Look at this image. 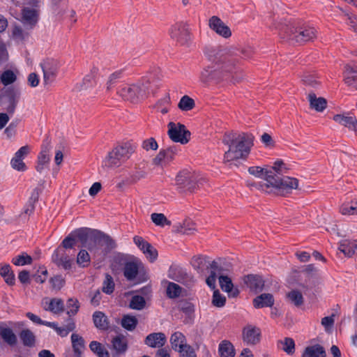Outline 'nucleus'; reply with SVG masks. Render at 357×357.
Returning a JSON list of instances; mask_svg holds the SVG:
<instances>
[{
  "label": "nucleus",
  "mask_w": 357,
  "mask_h": 357,
  "mask_svg": "<svg viewBox=\"0 0 357 357\" xmlns=\"http://www.w3.org/2000/svg\"><path fill=\"white\" fill-rule=\"evenodd\" d=\"M269 29L277 31L282 41L292 45H304L313 42L317 37L315 28L304 24L293 23L283 17H273Z\"/></svg>",
  "instance_id": "f03ea898"
},
{
  "label": "nucleus",
  "mask_w": 357,
  "mask_h": 357,
  "mask_svg": "<svg viewBox=\"0 0 357 357\" xmlns=\"http://www.w3.org/2000/svg\"><path fill=\"white\" fill-rule=\"evenodd\" d=\"M298 179L289 176H280L278 174L273 175L270 183V188H274L282 192L290 193L293 190L298 188Z\"/></svg>",
  "instance_id": "f8f14e48"
},
{
  "label": "nucleus",
  "mask_w": 357,
  "mask_h": 357,
  "mask_svg": "<svg viewBox=\"0 0 357 357\" xmlns=\"http://www.w3.org/2000/svg\"><path fill=\"white\" fill-rule=\"evenodd\" d=\"M261 331L259 328L247 326L243 330V340L248 344L255 345L260 341Z\"/></svg>",
  "instance_id": "aec40b11"
},
{
  "label": "nucleus",
  "mask_w": 357,
  "mask_h": 357,
  "mask_svg": "<svg viewBox=\"0 0 357 357\" xmlns=\"http://www.w3.org/2000/svg\"><path fill=\"white\" fill-rule=\"evenodd\" d=\"M238 50L234 45H206L202 49L204 59L211 63L205 66L199 72V79L205 86L218 85L230 79L235 84L241 81L234 73L238 60L231 59L236 56ZM245 60L252 59L255 54V48L251 45H245L238 48Z\"/></svg>",
  "instance_id": "f257e3e1"
},
{
  "label": "nucleus",
  "mask_w": 357,
  "mask_h": 357,
  "mask_svg": "<svg viewBox=\"0 0 357 357\" xmlns=\"http://www.w3.org/2000/svg\"><path fill=\"white\" fill-rule=\"evenodd\" d=\"M93 323L100 330H107L109 328L107 317L102 312H96L93 314Z\"/></svg>",
  "instance_id": "4c0bfd02"
},
{
  "label": "nucleus",
  "mask_w": 357,
  "mask_h": 357,
  "mask_svg": "<svg viewBox=\"0 0 357 357\" xmlns=\"http://www.w3.org/2000/svg\"><path fill=\"white\" fill-rule=\"evenodd\" d=\"M307 98L310 108L317 112H323L328 106V102L325 98L317 97L312 91L307 94Z\"/></svg>",
  "instance_id": "412c9836"
},
{
  "label": "nucleus",
  "mask_w": 357,
  "mask_h": 357,
  "mask_svg": "<svg viewBox=\"0 0 357 357\" xmlns=\"http://www.w3.org/2000/svg\"><path fill=\"white\" fill-rule=\"evenodd\" d=\"M73 354L69 357H82V350L84 349V340L82 337L76 333L71 335Z\"/></svg>",
  "instance_id": "2f4dec72"
},
{
  "label": "nucleus",
  "mask_w": 357,
  "mask_h": 357,
  "mask_svg": "<svg viewBox=\"0 0 357 357\" xmlns=\"http://www.w3.org/2000/svg\"><path fill=\"white\" fill-rule=\"evenodd\" d=\"M77 264L81 267H87L91 261V257L86 250H81L77 257Z\"/></svg>",
  "instance_id": "5fc2aeb1"
},
{
  "label": "nucleus",
  "mask_w": 357,
  "mask_h": 357,
  "mask_svg": "<svg viewBox=\"0 0 357 357\" xmlns=\"http://www.w3.org/2000/svg\"><path fill=\"white\" fill-rule=\"evenodd\" d=\"M150 86V79L144 78L136 83L123 86L117 91V94L124 100L135 103L146 96Z\"/></svg>",
  "instance_id": "39448f33"
},
{
  "label": "nucleus",
  "mask_w": 357,
  "mask_h": 357,
  "mask_svg": "<svg viewBox=\"0 0 357 357\" xmlns=\"http://www.w3.org/2000/svg\"><path fill=\"white\" fill-rule=\"evenodd\" d=\"M343 81L344 84L349 86H354L357 90V70L350 64H346L344 66Z\"/></svg>",
  "instance_id": "cd10ccee"
},
{
  "label": "nucleus",
  "mask_w": 357,
  "mask_h": 357,
  "mask_svg": "<svg viewBox=\"0 0 357 357\" xmlns=\"http://www.w3.org/2000/svg\"><path fill=\"white\" fill-rule=\"evenodd\" d=\"M114 287L115 283L113 278L109 274L106 273L102 283V291L107 294H111L114 292Z\"/></svg>",
  "instance_id": "864d4df0"
},
{
  "label": "nucleus",
  "mask_w": 357,
  "mask_h": 357,
  "mask_svg": "<svg viewBox=\"0 0 357 357\" xmlns=\"http://www.w3.org/2000/svg\"><path fill=\"white\" fill-rule=\"evenodd\" d=\"M208 25L211 30L223 38H229L232 35L230 28L218 16L211 17Z\"/></svg>",
  "instance_id": "4468645a"
},
{
  "label": "nucleus",
  "mask_w": 357,
  "mask_h": 357,
  "mask_svg": "<svg viewBox=\"0 0 357 357\" xmlns=\"http://www.w3.org/2000/svg\"><path fill=\"white\" fill-rule=\"evenodd\" d=\"M226 298L222 296L218 290H215L213 292L212 303L217 307H222L225 305Z\"/></svg>",
  "instance_id": "e2e57ef3"
},
{
  "label": "nucleus",
  "mask_w": 357,
  "mask_h": 357,
  "mask_svg": "<svg viewBox=\"0 0 357 357\" xmlns=\"http://www.w3.org/2000/svg\"><path fill=\"white\" fill-rule=\"evenodd\" d=\"M302 357H326V353L324 347L317 344L305 347Z\"/></svg>",
  "instance_id": "473e14b6"
},
{
  "label": "nucleus",
  "mask_w": 357,
  "mask_h": 357,
  "mask_svg": "<svg viewBox=\"0 0 357 357\" xmlns=\"http://www.w3.org/2000/svg\"><path fill=\"white\" fill-rule=\"evenodd\" d=\"M274 298L271 294L264 293L257 296L253 300V305L255 308L271 307L274 305Z\"/></svg>",
  "instance_id": "c756f323"
},
{
  "label": "nucleus",
  "mask_w": 357,
  "mask_h": 357,
  "mask_svg": "<svg viewBox=\"0 0 357 357\" xmlns=\"http://www.w3.org/2000/svg\"><path fill=\"white\" fill-rule=\"evenodd\" d=\"M204 179L195 173L181 171L175 176V187L177 191L183 195L195 193L203 184Z\"/></svg>",
  "instance_id": "423d86ee"
},
{
  "label": "nucleus",
  "mask_w": 357,
  "mask_h": 357,
  "mask_svg": "<svg viewBox=\"0 0 357 357\" xmlns=\"http://www.w3.org/2000/svg\"><path fill=\"white\" fill-rule=\"evenodd\" d=\"M339 212L344 216H351L357 215V202L354 206H349L348 204H342L339 209Z\"/></svg>",
  "instance_id": "bf43d9fd"
},
{
  "label": "nucleus",
  "mask_w": 357,
  "mask_h": 357,
  "mask_svg": "<svg viewBox=\"0 0 357 357\" xmlns=\"http://www.w3.org/2000/svg\"><path fill=\"white\" fill-rule=\"evenodd\" d=\"M182 291L183 288L178 284L173 282H167L166 294L168 298H177L182 294Z\"/></svg>",
  "instance_id": "37998d69"
},
{
  "label": "nucleus",
  "mask_w": 357,
  "mask_h": 357,
  "mask_svg": "<svg viewBox=\"0 0 357 357\" xmlns=\"http://www.w3.org/2000/svg\"><path fill=\"white\" fill-rule=\"evenodd\" d=\"M243 286L255 294L262 291L265 286V280L262 276L257 274H248L242 278Z\"/></svg>",
  "instance_id": "2eb2a0df"
},
{
  "label": "nucleus",
  "mask_w": 357,
  "mask_h": 357,
  "mask_svg": "<svg viewBox=\"0 0 357 357\" xmlns=\"http://www.w3.org/2000/svg\"><path fill=\"white\" fill-rule=\"evenodd\" d=\"M283 344L282 349L288 354H292L295 351V343L292 338L285 337L283 341L281 342Z\"/></svg>",
  "instance_id": "0e129e2a"
},
{
  "label": "nucleus",
  "mask_w": 357,
  "mask_h": 357,
  "mask_svg": "<svg viewBox=\"0 0 357 357\" xmlns=\"http://www.w3.org/2000/svg\"><path fill=\"white\" fill-rule=\"evenodd\" d=\"M179 357H197L195 349L190 346H184V348L178 349Z\"/></svg>",
  "instance_id": "774afa93"
},
{
  "label": "nucleus",
  "mask_w": 357,
  "mask_h": 357,
  "mask_svg": "<svg viewBox=\"0 0 357 357\" xmlns=\"http://www.w3.org/2000/svg\"><path fill=\"white\" fill-rule=\"evenodd\" d=\"M21 22L25 29H32L38 22V12L35 9L24 7L22 10Z\"/></svg>",
  "instance_id": "f3484780"
},
{
  "label": "nucleus",
  "mask_w": 357,
  "mask_h": 357,
  "mask_svg": "<svg viewBox=\"0 0 357 357\" xmlns=\"http://www.w3.org/2000/svg\"><path fill=\"white\" fill-rule=\"evenodd\" d=\"M222 142L228 147L224 153L223 162L237 167L240 160L248 159L253 146V137L245 133H229L225 135Z\"/></svg>",
  "instance_id": "7ed1b4c3"
},
{
  "label": "nucleus",
  "mask_w": 357,
  "mask_h": 357,
  "mask_svg": "<svg viewBox=\"0 0 357 357\" xmlns=\"http://www.w3.org/2000/svg\"><path fill=\"white\" fill-rule=\"evenodd\" d=\"M168 278L188 288L192 287L196 282L192 275L188 273L184 268L177 265L170 266L168 271Z\"/></svg>",
  "instance_id": "9b49d317"
},
{
  "label": "nucleus",
  "mask_w": 357,
  "mask_h": 357,
  "mask_svg": "<svg viewBox=\"0 0 357 357\" xmlns=\"http://www.w3.org/2000/svg\"><path fill=\"white\" fill-rule=\"evenodd\" d=\"M73 235L82 247L91 252L96 253L100 246L105 245L104 252L107 254L116 246L115 241L110 236L98 229L82 227L73 231Z\"/></svg>",
  "instance_id": "20e7f679"
},
{
  "label": "nucleus",
  "mask_w": 357,
  "mask_h": 357,
  "mask_svg": "<svg viewBox=\"0 0 357 357\" xmlns=\"http://www.w3.org/2000/svg\"><path fill=\"white\" fill-rule=\"evenodd\" d=\"M122 72L121 70L115 71L109 75L107 81V90L109 91L114 84L121 78Z\"/></svg>",
  "instance_id": "338daca9"
},
{
  "label": "nucleus",
  "mask_w": 357,
  "mask_h": 357,
  "mask_svg": "<svg viewBox=\"0 0 357 357\" xmlns=\"http://www.w3.org/2000/svg\"><path fill=\"white\" fill-rule=\"evenodd\" d=\"M43 305L45 310L54 314H59L64 311V304L61 298H54L49 300L48 298H45L43 300Z\"/></svg>",
  "instance_id": "393cba45"
},
{
  "label": "nucleus",
  "mask_w": 357,
  "mask_h": 357,
  "mask_svg": "<svg viewBox=\"0 0 357 357\" xmlns=\"http://www.w3.org/2000/svg\"><path fill=\"white\" fill-rule=\"evenodd\" d=\"M338 250L347 257H352L355 255V250L353 247V241L343 239L339 242Z\"/></svg>",
  "instance_id": "ea45409f"
},
{
  "label": "nucleus",
  "mask_w": 357,
  "mask_h": 357,
  "mask_svg": "<svg viewBox=\"0 0 357 357\" xmlns=\"http://www.w3.org/2000/svg\"><path fill=\"white\" fill-rule=\"evenodd\" d=\"M32 261V257L26 252H23L12 259V263L18 266L31 264Z\"/></svg>",
  "instance_id": "8fccbe9b"
},
{
  "label": "nucleus",
  "mask_w": 357,
  "mask_h": 357,
  "mask_svg": "<svg viewBox=\"0 0 357 357\" xmlns=\"http://www.w3.org/2000/svg\"><path fill=\"white\" fill-rule=\"evenodd\" d=\"M166 342V335L161 332L151 333L146 337L144 340V343L147 346L151 348H158V349L162 348Z\"/></svg>",
  "instance_id": "5701e85b"
},
{
  "label": "nucleus",
  "mask_w": 357,
  "mask_h": 357,
  "mask_svg": "<svg viewBox=\"0 0 357 357\" xmlns=\"http://www.w3.org/2000/svg\"><path fill=\"white\" fill-rule=\"evenodd\" d=\"M169 342L172 349L176 351H178V349L184 348V346L188 345L185 343V337L181 332H175L172 334Z\"/></svg>",
  "instance_id": "72a5a7b5"
},
{
  "label": "nucleus",
  "mask_w": 357,
  "mask_h": 357,
  "mask_svg": "<svg viewBox=\"0 0 357 357\" xmlns=\"http://www.w3.org/2000/svg\"><path fill=\"white\" fill-rule=\"evenodd\" d=\"M197 231L196 223L190 218H185L175 226V232L183 235H193Z\"/></svg>",
  "instance_id": "4be33fe9"
},
{
  "label": "nucleus",
  "mask_w": 357,
  "mask_h": 357,
  "mask_svg": "<svg viewBox=\"0 0 357 357\" xmlns=\"http://www.w3.org/2000/svg\"><path fill=\"white\" fill-rule=\"evenodd\" d=\"M141 263L137 260L125 261L123 267V275L128 281L136 279Z\"/></svg>",
  "instance_id": "a878e982"
},
{
  "label": "nucleus",
  "mask_w": 357,
  "mask_h": 357,
  "mask_svg": "<svg viewBox=\"0 0 357 357\" xmlns=\"http://www.w3.org/2000/svg\"><path fill=\"white\" fill-rule=\"evenodd\" d=\"M50 151V144H47L46 145L43 146L42 151H40L38 157V162L36 167V171L41 174L45 167L49 164L50 158L49 155V153Z\"/></svg>",
  "instance_id": "c85d7f7f"
},
{
  "label": "nucleus",
  "mask_w": 357,
  "mask_h": 357,
  "mask_svg": "<svg viewBox=\"0 0 357 357\" xmlns=\"http://www.w3.org/2000/svg\"><path fill=\"white\" fill-rule=\"evenodd\" d=\"M89 348L98 357H109V354L105 347L99 342L92 341L89 344Z\"/></svg>",
  "instance_id": "de8ad7c7"
},
{
  "label": "nucleus",
  "mask_w": 357,
  "mask_h": 357,
  "mask_svg": "<svg viewBox=\"0 0 357 357\" xmlns=\"http://www.w3.org/2000/svg\"><path fill=\"white\" fill-rule=\"evenodd\" d=\"M333 121L340 126H342L357 134V116L352 112H344L333 116Z\"/></svg>",
  "instance_id": "ddd939ff"
},
{
  "label": "nucleus",
  "mask_w": 357,
  "mask_h": 357,
  "mask_svg": "<svg viewBox=\"0 0 357 357\" xmlns=\"http://www.w3.org/2000/svg\"><path fill=\"white\" fill-rule=\"evenodd\" d=\"M220 357H234L236 354L234 345L229 340H222L218 347Z\"/></svg>",
  "instance_id": "f704fd0d"
},
{
  "label": "nucleus",
  "mask_w": 357,
  "mask_h": 357,
  "mask_svg": "<svg viewBox=\"0 0 357 357\" xmlns=\"http://www.w3.org/2000/svg\"><path fill=\"white\" fill-rule=\"evenodd\" d=\"M0 335L8 344L13 346L17 343V339L13 330L10 328H4L0 324Z\"/></svg>",
  "instance_id": "e433bc0d"
},
{
  "label": "nucleus",
  "mask_w": 357,
  "mask_h": 357,
  "mask_svg": "<svg viewBox=\"0 0 357 357\" xmlns=\"http://www.w3.org/2000/svg\"><path fill=\"white\" fill-rule=\"evenodd\" d=\"M289 302L296 307L301 306L304 303V298L301 292L297 289H292L286 294Z\"/></svg>",
  "instance_id": "79ce46f5"
},
{
  "label": "nucleus",
  "mask_w": 357,
  "mask_h": 357,
  "mask_svg": "<svg viewBox=\"0 0 357 357\" xmlns=\"http://www.w3.org/2000/svg\"><path fill=\"white\" fill-rule=\"evenodd\" d=\"M195 107V100L188 95L182 96L178 103V108L182 112H189Z\"/></svg>",
  "instance_id": "a19ab883"
},
{
  "label": "nucleus",
  "mask_w": 357,
  "mask_h": 357,
  "mask_svg": "<svg viewBox=\"0 0 357 357\" xmlns=\"http://www.w3.org/2000/svg\"><path fill=\"white\" fill-rule=\"evenodd\" d=\"M40 66L43 72V79L45 84H48L56 77L57 73V63L56 61L50 59L44 61Z\"/></svg>",
  "instance_id": "a211bd4d"
},
{
  "label": "nucleus",
  "mask_w": 357,
  "mask_h": 357,
  "mask_svg": "<svg viewBox=\"0 0 357 357\" xmlns=\"http://www.w3.org/2000/svg\"><path fill=\"white\" fill-rule=\"evenodd\" d=\"M20 338L26 347H31L34 346L36 337L33 333L29 329L22 330L20 333Z\"/></svg>",
  "instance_id": "a18cd8bd"
},
{
  "label": "nucleus",
  "mask_w": 357,
  "mask_h": 357,
  "mask_svg": "<svg viewBox=\"0 0 357 357\" xmlns=\"http://www.w3.org/2000/svg\"><path fill=\"white\" fill-rule=\"evenodd\" d=\"M134 151L135 148L130 143H123L109 151L103 162L109 168L119 167L130 158Z\"/></svg>",
  "instance_id": "0eeeda50"
},
{
  "label": "nucleus",
  "mask_w": 357,
  "mask_h": 357,
  "mask_svg": "<svg viewBox=\"0 0 357 357\" xmlns=\"http://www.w3.org/2000/svg\"><path fill=\"white\" fill-rule=\"evenodd\" d=\"M219 284L222 290L227 292L229 297L236 298L238 296V289L234 287L231 278L227 275H221L219 279Z\"/></svg>",
  "instance_id": "bb28decb"
},
{
  "label": "nucleus",
  "mask_w": 357,
  "mask_h": 357,
  "mask_svg": "<svg viewBox=\"0 0 357 357\" xmlns=\"http://www.w3.org/2000/svg\"><path fill=\"white\" fill-rule=\"evenodd\" d=\"M138 324V320L135 316L130 314L123 315L121 321V326L127 331H134Z\"/></svg>",
  "instance_id": "c03bdc74"
},
{
  "label": "nucleus",
  "mask_w": 357,
  "mask_h": 357,
  "mask_svg": "<svg viewBox=\"0 0 357 357\" xmlns=\"http://www.w3.org/2000/svg\"><path fill=\"white\" fill-rule=\"evenodd\" d=\"M28 30H24L20 26H15L13 29V36L15 40L22 41L28 37Z\"/></svg>",
  "instance_id": "680f3d73"
},
{
  "label": "nucleus",
  "mask_w": 357,
  "mask_h": 357,
  "mask_svg": "<svg viewBox=\"0 0 357 357\" xmlns=\"http://www.w3.org/2000/svg\"><path fill=\"white\" fill-rule=\"evenodd\" d=\"M248 172L250 174L263 179L265 181L260 183V188L261 190L270 188V183L273 176V172H268L267 169L258 166L249 167Z\"/></svg>",
  "instance_id": "dca6fc26"
},
{
  "label": "nucleus",
  "mask_w": 357,
  "mask_h": 357,
  "mask_svg": "<svg viewBox=\"0 0 357 357\" xmlns=\"http://www.w3.org/2000/svg\"><path fill=\"white\" fill-rule=\"evenodd\" d=\"M52 261L59 267L63 268L64 270H69L71 268L73 260L65 253H59L55 252L52 255Z\"/></svg>",
  "instance_id": "7c9ffc66"
},
{
  "label": "nucleus",
  "mask_w": 357,
  "mask_h": 357,
  "mask_svg": "<svg viewBox=\"0 0 357 357\" xmlns=\"http://www.w3.org/2000/svg\"><path fill=\"white\" fill-rule=\"evenodd\" d=\"M75 328V324L73 320L70 318L68 319L67 324L57 327L56 329V333L61 337H66L70 331H73Z\"/></svg>",
  "instance_id": "6e6d98bb"
},
{
  "label": "nucleus",
  "mask_w": 357,
  "mask_h": 357,
  "mask_svg": "<svg viewBox=\"0 0 357 357\" xmlns=\"http://www.w3.org/2000/svg\"><path fill=\"white\" fill-rule=\"evenodd\" d=\"M146 301L144 298L138 295L132 296L129 304V307L131 309L137 310H141L144 309Z\"/></svg>",
  "instance_id": "603ef678"
},
{
  "label": "nucleus",
  "mask_w": 357,
  "mask_h": 357,
  "mask_svg": "<svg viewBox=\"0 0 357 357\" xmlns=\"http://www.w3.org/2000/svg\"><path fill=\"white\" fill-rule=\"evenodd\" d=\"M0 275L3 278L5 282L13 286L15 283V274L9 264H4L0 268Z\"/></svg>",
  "instance_id": "58836bf2"
},
{
  "label": "nucleus",
  "mask_w": 357,
  "mask_h": 357,
  "mask_svg": "<svg viewBox=\"0 0 357 357\" xmlns=\"http://www.w3.org/2000/svg\"><path fill=\"white\" fill-rule=\"evenodd\" d=\"M190 263L197 273H203L206 264V257L202 255L194 256Z\"/></svg>",
  "instance_id": "09e8293b"
},
{
  "label": "nucleus",
  "mask_w": 357,
  "mask_h": 357,
  "mask_svg": "<svg viewBox=\"0 0 357 357\" xmlns=\"http://www.w3.org/2000/svg\"><path fill=\"white\" fill-rule=\"evenodd\" d=\"M167 128V135L172 142L185 144L190 141L191 133L184 124L171 121Z\"/></svg>",
  "instance_id": "9d476101"
},
{
  "label": "nucleus",
  "mask_w": 357,
  "mask_h": 357,
  "mask_svg": "<svg viewBox=\"0 0 357 357\" xmlns=\"http://www.w3.org/2000/svg\"><path fill=\"white\" fill-rule=\"evenodd\" d=\"M169 150L161 149L153 159L152 163L156 167H162L166 158L169 159Z\"/></svg>",
  "instance_id": "13d9d810"
},
{
  "label": "nucleus",
  "mask_w": 357,
  "mask_h": 357,
  "mask_svg": "<svg viewBox=\"0 0 357 357\" xmlns=\"http://www.w3.org/2000/svg\"><path fill=\"white\" fill-rule=\"evenodd\" d=\"M301 82L305 86H308L312 88H316L320 84V82L310 74H303L301 76Z\"/></svg>",
  "instance_id": "052dcab7"
},
{
  "label": "nucleus",
  "mask_w": 357,
  "mask_h": 357,
  "mask_svg": "<svg viewBox=\"0 0 357 357\" xmlns=\"http://www.w3.org/2000/svg\"><path fill=\"white\" fill-rule=\"evenodd\" d=\"M288 170L289 168L282 160L275 161L271 169H268V172H273V175L278 174L280 176H282L283 174L287 173Z\"/></svg>",
  "instance_id": "3c124183"
},
{
  "label": "nucleus",
  "mask_w": 357,
  "mask_h": 357,
  "mask_svg": "<svg viewBox=\"0 0 357 357\" xmlns=\"http://www.w3.org/2000/svg\"><path fill=\"white\" fill-rule=\"evenodd\" d=\"M20 96V93L13 88H8L6 90L5 98L6 102L8 103L6 111L9 114H13L15 112Z\"/></svg>",
  "instance_id": "b1692460"
},
{
  "label": "nucleus",
  "mask_w": 357,
  "mask_h": 357,
  "mask_svg": "<svg viewBox=\"0 0 357 357\" xmlns=\"http://www.w3.org/2000/svg\"><path fill=\"white\" fill-rule=\"evenodd\" d=\"M29 146H22L15 154V157L11 160V167L17 171L24 172L26 170V167L23 162L24 157L29 153Z\"/></svg>",
  "instance_id": "6ab92c4d"
},
{
  "label": "nucleus",
  "mask_w": 357,
  "mask_h": 357,
  "mask_svg": "<svg viewBox=\"0 0 357 357\" xmlns=\"http://www.w3.org/2000/svg\"><path fill=\"white\" fill-rule=\"evenodd\" d=\"M169 35L182 45H188L191 42V31L187 22L180 21L173 24L169 29Z\"/></svg>",
  "instance_id": "1a4fd4ad"
},
{
  "label": "nucleus",
  "mask_w": 357,
  "mask_h": 357,
  "mask_svg": "<svg viewBox=\"0 0 357 357\" xmlns=\"http://www.w3.org/2000/svg\"><path fill=\"white\" fill-rule=\"evenodd\" d=\"M112 347L117 354L125 353L128 349L126 338L122 335L114 337L112 340Z\"/></svg>",
  "instance_id": "c9c22d12"
},
{
  "label": "nucleus",
  "mask_w": 357,
  "mask_h": 357,
  "mask_svg": "<svg viewBox=\"0 0 357 357\" xmlns=\"http://www.w3.org/2000/svg\"><path fill=\"white\" fill-rule=\"evenodd\" d=\"M67 307L68 308H71L68 311V314L70 316L75 315L77 314L79 308V301L76 298H70L67 301Z\"/></svg>",
  "instance_id": "69168bd1"
},
{
  "label": "nucleus",
  "mask_w": 357,
  "mask_h": 357,
  "mask_svg": "<svg viewBox=\"0 0 357 357\" xmlns=\"http://www.w3.org/2000/svg\"><path fill=\"white\" fill-rule=\"evenodd\" d=\"M1 82L4 86L13 84L17 79V77L11 70H7L0 75Z\"/></svg>",
  "instance_id": "4d7b16f0"
},
{
  "label": "nucleus",
  "mask_w": 357,
  "mask_h": 357,
  "mask_svg": "<svg viewBox=\"0 0 357 357\" xmlns=\"http://www.w3.org/2000/svg\"><path fill=\"white\" fill-rule=\"evenodd\" d=\"M207 268L210 270V274L206 278V282L210 288L214 289L216 287L215 282L217 278L220 279L221 275H226L225 274L231 269V264L225 263L220 259L218 261L213 260L207 266Z\"/></svg>",
  "instance_id": "6e6552de"
},
{
  "label": "nucleus",
  "mask_w": 357,
  "mask_h": 357,
  "mask_svg": "<svg viewBox=\"0 0 357 357\" xmlns=\"http://www.w3.org/2000/svg\"><path fill=\"white\" fill-rule=\"evenodd\" d=\"M151 220L153 223L158 227H164L165 225L170 226L172 222L169 220L165 214L161 213H153L151 214Z\"/></svg>",
  "instance_id": "49530a36"
}]
</instances>
